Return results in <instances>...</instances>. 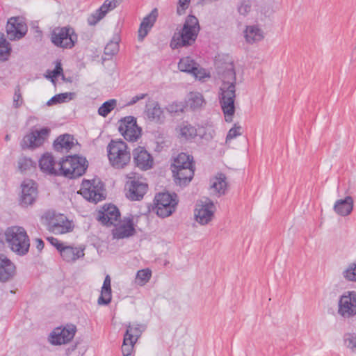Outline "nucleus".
<instances>
[{
    "mask_svg": "<svg viewBox=\"0 0 356 356\" xmlns=\"http://www.w3.org/2000/svg\"><path fill=\"white\" fill-rule=\"evenodd\" d=\"M111 277L108 275L105 277L102 287H111Z\"/></svg>",
    "mask_w": 356,
    "mask_h": 356,
    "instance_id": "nucleus-57",
    "label": "nucleus"
},
{
    "mask_svg": "<svg viewBox=\"0 0 356 356\" xmlns=\"http://www.w3.org/2000/svg\"><path fill=\"white\" fill-rule=\"evenodd\" d=\"M4 235L8 247L16 254L24 256L29 252L30 239L24 227L19 226L8 227Z\"/></svg>",
    "mask_w": 356,
    "mask_h": 356,
    "instance_id": "nucleus-2",
    "label": "nucleus"
},
{
    "mask_svg": "<svg viewBox=\"0 0 356 356\" xmlns=\"http://www.w3.org/2000/svg\"><path fill=\"white\" fill-rule=\"evenodd\" d=\"M55 161L51 154H44L39 161V166L42 171L49 174L58 175V169L54 168Z\"/></svg>",
    "mask_w": 356,
    "mask_h": 356,
    "instance_id": "nucleus-31",
    "label": "nucleus"
},
{
    "mask_svg": "<svg viewBox=\"0 0 356 356\" xmlns=\"http://www.w3.org/2000/svg\"><path fill=\"white\" fill-rule=\"evenodd\" d=\"M197 64L189 57L181 58L178 63V67L181 72L188 73L197 70Z\"/></svg>",
    "mask_w": 356,
    "mask_h": 356,
    "instance_id": "nucleus-36",
    "label": "nucleus"
},
{
    "mask_svg": "<svg viewBox=\"0 0 356 356\" xmlns=\"http://www.w3.org/2000/svg\"><path fill=\"white\" fill-rule=\"evenodd\" d=\"M44 217L47 222L49 231L55 234H62L72 231V223L66 216L63 214H54L51 212L45 213Z\"/></svg>",
    "mask_w": 356,
    "mask_h": 356,
    "instance_id": "nucleus-10",
    "label": "nucleus"
},
{
    "mask_svg": "<svg viewBox=\"0 0 356 356\" xmlns=\"http://www.w3.org/2000/svg\"><path fill=\"white\" fill-rule=\"evenodd\" d=\"M353 209V200L350 196H347L344 200H338L334 205V211L341 216L349 215Z\"/></svg>",
    "mask_w": 356,
    "mask_h": 356,
    "instance_id": "nucleus-29",
    "label": "nucleus"
},
{
    "mask_svg": "<svg viewBox=\"0 0 356 356\" xmlns=\"http://www.w3.org/2000/svg\"><path fill=\"white\" fill-rule=\"evenodd\" d=\"M120 218V213L118 207L113 204L104 205L102 210L99 211L97 220L106 226L115 225Z\"/></svg>",
    "mask_w": 356,
    "mask_h": 356,
    "instance_id": "nucleus-20",
    "label": "nucleus"
},
{
    "mask_svg": "<svg viewBox=\"0 0 356 356\" xmlns=\"http://www.w3.org/2000/svg\"><path fill=\"white\" fill-rule=\"evenodd\" d=\"M205 104L203 95L198 92H191L188 95L187 106L193 111L197 110Z\"/></svg>",
    "mask_w": 356,
    "mask_h": 356,
    "instance_id": "nucleus-33",
    "label": "nucleus"
},
{
    "mask_svg": "<svg viewBox=\"0 0 356 356\" xmlns=\"http://www.w3.org/2000/svg\"><path fill=\"white\" fill-rule=\"evenodd\" d=\"M179 135L186 140H191L197 136V129L188 122H183L180 126Z\"/></svg>",
    "mask_w": 356,
    "mask_h": 356,
    "instance_id": "nucleus-35",
    "label": "nucleus"
},
{
    "mask_svg": "<svg viewBox=\"0 0 356 356\" xmlns=\"http://www.w3.org/2000/svg\"><path fill=\"white\" fill-rule=\"evenodd\" d=\"M226 179L225 174L218 173L211 181V188H213L219 195H224L226 192L227 187Z\"/></svg>",
    "mask_w": 356,
    "mask_h": 356,
    "instance_id": "nucleus-32",
    "label": "nucleus"
},
{
    "mask_svg": "<svg viewBox=\"0 0 356 356\" xmlns=\"http://www.w3.org/2000/svg\"><path fill=\"white\" fill-rule=\"evenodd\" d=\"M158 17V10L154 8L151 13L145 17L140 24L138 29V40L143 41V39L147 36L149 31L153 27Z\"/></svg>",
    "mask_w": 356,
    "mask_h": 356,
    "instance_id": "nucleus-26",
    "label": "nucleus"
},
{
    "mask_svg": "<svg viewBox=\"0 0 356 356\" xmlns=\"http://www.w3.org/2000/svg\"><path fill=\"white\" fill-rule=\"evenodd\" d=\"M5 235L0 232V248L3 245V238Z\"/></svg>",
    "mask_w": 356,
    "mask_h": 356,
    "instance_id": "nucleus-58",
    "label": "nucleus"
},
{
    "mask_svg": "<svg viewBox=\"0 0 356 356\" xmlns=\"http://www.w3.org/2000/svg\"><path fill=\"white\" fill-rule=\"evenodd\" d=\"M122 0H105L99 8L91 14L88 19L90 25H95L111 10L118 6Z\"/></svg>",
    "mask_w": 356,
    "mask_h": 356,
    "instance_id": "nucleus-22",
    "label": "nucleus"
},
{
    "mask_svg": "<svg viewBox=\"0 0 356 356\" xmlns=\"http://www.w3.org/2000/svg\"><path fill=\"white\" fill-rule=\"evenodd\" d=\"M135 343L136 341L133 340H128V341H125V338L124 337L123 344L122 346L123 356H129L131 354L134 344Z\"/></svg>",
    "mask_w": 356,
    "mask_h": 356,
    "instance_id": "nucleus-50",
    "label": "nucleus"
},
{
    "mask_svg": "<svg viewBox=\"0 0 356 356\" xmlns=\"http://www.w3.org/2000/svg\"><path fill=\"white\" fill-rule=\"evenodd\" d=\"M215 67L218 77L222 82H236V72L233 61L228 57H218L215 60Z\"/></svg>",
    "mask_w": 356,
    "mask_h": 356,
    "instance_id": "nucleus-11",
    "label": "nucleus"
},
{
    "mask_svg": "<svg viewBox=\"0 0 356 356\" xmlns=\"http://www.w3.org/2000/svg\"><path fill=\"white\" fill-rule=\"evenodd\" d=\"M252 10V2L250 0H241L237 6L238 13L243 16H247Z\"/></svg>",
    "mask_w": 356,
    "mask_h": 356,
    "instance_id": "nucleus-43",
    "label": "nucleus"
},
{
    "mask_svg": "<svg viewBox=\"0 0 356 356\" xmlns=\"http://www.w3.org/2000/svg\"><path fill=\"white\" fill-rule=\"evenodd\" d=\"M147 96V93H142L133 97L129 102L127 103V106H132L138 101L145 99Z\"/></svg>",
    "mask_w": 356,
    "mask_h": 356,
    "instance_id": "nucleus-52",
    "label": "nucleus"
},
{
    "mask_svg": "<svg viewBox=\"0 0 356 356\" xmlns=\"http://www.w3.org/2000/svg\"><path fill=\"white\" fill-rule=\"evenodd\" d=\"M58 165V175L76 179L85 173L88 168V161L86 158L81 156H69L59 162Z\"/></svg>",
    "mask_w": 356,
    "mask_h": 356,
    "instance_id": "nucleus-4",
    "label": "nucleus"
},
{
    "mask_svg": "<svg viewBox=\"0 0 356 356\" xmlns=\"http://www.w3.org/2000/svg\"><path fill=\"white\" fill-rule=\"evenodd\" d=\"M343 275L348 281L356 282V264H350L343 272Z\"/></svg>",
    "mask_w": 356,
    "mask_h": 356,
    "instance_id": "nucleus-45",
    "label": "nucleus"
},
{
    "mask_svg": "<svg viewBox=\"0 0 356 356\" xmlns=\"http://www.w3.org/2000/svg\"><path fill=\"white\" fill-rule=\"evenodd\" d=\"M80 194L88 201L97 203L106 198L104 184L99 179L83 180Z\"/></svg>",
    "mask_w": 356,
    "mask_h": 356,
    "instance_id": "nucleus-9",
    "label": "nucleus"
},
{
    "mask_svg": "<svg viewBox=\"0 0 356 356\" xmlns=\"http://www.w3.org/2000/svg\"><path fill=\"white\" fill-rule=\"evenodd\" d=\"M143 326L140 324L129 325L127 328V332L124 334L125 341L128 340H133L136 341L138 338L143 332Z\"/></svg>",
    "mask_w": 356,
    "mask_h": 356,
    "instance_id": "nucleus-34",
    "label": "nucleus"
},
{
    "mask_svg": "<svg viewBox=\"0 0 356 356\" xmlns=\"http://www.w3.org/2000/svg\"><path fill=\"white\" fill-rule=\"evenodd\" d=\"M16 272L15 264L3 254H0V282L11 280Z\"/></svg>",
    "mask_w": 356,
    "mask_h": 356,
    "instance_id": "nucleus-24",
    "label": "nucleus"
},
{
    "mask_svg": "<svg viewBox=\"0 0 356 356\" xmlns=\"http://www.w3.org/2000/svg\"><path fill=\"white\" fill-rule=\"evenodd\" d=\"M241 127L237 124H234V127L231 128L228 134L226 136V142L227 143L229 140L235 138L236 137L241 136L242 133L241 132Z\"/></svg>",
    "mask_w": 356,
    "mask_h": 356,
    "instance_id": "nucleus-47",
    "label": "nucleus"
},
{
    "mask_svg": "<svg viewBox=\"0 0 356 356\" xmlns=\"http://www.w3.org/2000/svg\"><path fill=\"white\" fill-rule=\"evenodd\" d=\"M76 332V327L72 324H67L65 327H58L51 332L49 341L53 345L65 344L74 338Z\"/></svg>",
    "mask_w": 356,
    "mask_h": 356,
    "instance_id": "nucleus-15",
    "label": "nucleus"
},
{
    "mask_svg": "<svg viewBox=\"0 0 356 356\" xmlns=\"http://www.w3.org/2000/svg\"><path fill=\"white\" fill-rule=\"evenodd\" d=\"M10 51L11 47L9 42L4 38V35L0 33V60H6Z\"/></svg>",
    "mask_w": 356,
    "mask_h": 356,
    "instance_id": "nucleus-38",
    "label": "nucleus"
},
{
    "mask_svg": "<svg viewBox=\"0 0 356 356\" xmlns=\"http://www.w3.org/2000/svg\"><path fill=\"white\" fill-rule=\"evenodd\" d=\"M119 51V43L118 38H116L115 40H111L107 43L104 48V54L106 56H108L112 57L115 54H116Z\"/></svg>",
    "mask_w": 356,
    "mask_h": 356,
    "instance_id": "nucleus-42",
    "label": "nucleus"
},
{
    "mask_svg": "<svg viewBox=\"0 0 356 356\" xmlns=\"http://www.w3.org/2000/svg\"><path fill=\"white\" fill-rule=\"evenodd\" d=\"M35 243H36V248L39 250V251H41L43 248H44V242L42 239L40 238H36L35 239Z\"/></svg>",
    "mask_w": 356,
    "mask_h": 356,
    "instance_id": "nucleus-56",
    "label": "nucleus"
},
{
    "mask_svg": "<svg viewBox=\"0 0 356 356\" xmlns=\"http://www.w3.org/2000/svg\"><path fill=\"white\" fill-rule=\"evenodd\" d=\"M50 129L47 127L40 130H32L30 133L24 136L20 143L23 149H35L41 146L48 138L50 134Z\"/></svg>",
    "mask_w": 356,
    "mask_h": 356,
    "instance_id": "nucleus-13",
    "label": "nucleus"
},
{
    "mask_svg": "<svg viewBox=\"0 0 356 356\" xmlns=\"http://www.w3.org/2000/svg\"><path fill=\"white\" fill-rule=\"evenodd\" d=\"M111 287H102L101 295L97 300V302L99 305H108L111 301Z\"/></svg>",
    "mask_w": 356,
    "mask_h": 356,
    "instance_id": "nucleus-41",
    "label": "nucleus"
},
{
    "mask_svg": "<svg viewBox=\"0 0 356 356\" xmlns=\"http://www.w3.org/2000/svg\"><path fill=\"white\" fill-rule=\"evenodd\" d=\"M133 161L135 165L142 170H147L153 167L152 156L143 147H138L133 150Z\"/></svg>",
    "mask_w": 356,
    "mask_h": 356,
    "instance_id": "nucleus-19",
    "label": "nucleus"
},
{
    "mask_svg": "<svg viewBox=\"0 0 356 356\" xmlns=\"http://www.w3.org/2000/svg\"><path fill=\"white\" fill-rule=\"evenodd\" d=\"M200 29L197 17L194 15H188L182 28L174 33L170 44V47L175 49L192 45L197 39Z\"/></svg>",
    "mask_w": 356,
    "mask_h": 356,
    "instance_id": "nucleus-1",
    "label": "nucleus"
},
{
    "mask_svg": "<svg viewBox=\"0 0 356 356\" xmlns=\"http://www.w3.org/2000/svg\"><path fill=\"white\" fill-rule=\"evenodd\" d=\"M129 179H132L133 177L131 176V175H129Z\"/></svg>",
    "mask_w": 356,
    "mask_h": 356,
    "instance_id": "nucleus-60",
    "label": "nucleus"
},
{
    "mask_svg": "<svg viewBox=\"0 0 356 356\" xmlns=\"http://www.w3.org/2000/svg\"><path fill=\"white\" fill-rule=\"evenodd\" d=\"M153 210L161 217L166 218L172 215L178 204L177 195L175 193H161L154 197Z\"/></svg>",
    "mask_w": 356,
    "mask_h": 356,
    "instance_id": "nucleus-8",
    "label": "nucleus"
},
{
    "mask_svg": "<svg viewBox=\"0 0 356 356\" xmlns=\"http://www.w3.org/2000/svg\"><path fill=\"white\" fill-rule=\"evenodd\" d=\"M215 207L213 202L197 205L195 209V218L197 222L204 225L211 221L214 214Z\"/></svg>",
    "mask_w": 356,
    "mask_h": 356,
    "instance_id": "nucleus-23",
    "label": "nucleus"
},
{
    "mask_svg": "<svg viewBox=\"0 0 356 356\" xmlns=\"http://www.w3.org/2000/svg\"><path fill=\"white\" fill-rule=\"evenodd\" d=\"M49 241L50 243L54 246L57 250L60 252V250L63 248L65 245L63 243H61L60 241H58L57 238L54 237L48 238Z\"/></svg>",
    "mask_w": 356,
    "mask_h": 356,
    "instance_id": "nucleus-53",
    "label": "nucleus"
},
{
    "mask_svg": "<svg viewBox=\"0 0 356 356\" xmlns=\"http://www.w3.org/2000/svg\"><path fill=\"white\" fill-rule=\"evenodd\" d=\"M243 35L246 42L250 44L259 42L264 38V33L257 24L246 26Z\"/></svg>",
    "mask_w": 356,
    "mask_h": 356,
    "instance_id": "nucleus-27",
    "label": "nucleus"
},
{
    "mask_svg": "<svg viewBox=\"0 0 356 356\" xmlns=\"http://www.w3.org/2000/svg\"><path fill=\"white\" fill-rule=\"evenodd\" d=\"M117 100L114 99L105 102L98 109V114L106 117L116 106Z\"/></svg>",
    "mask_w": 356,
    "mask_h": 356,
    "instance_id": "nucleus-39",
    "label": "nucleus"
},
{
    "mask_svg": "<svg viewBox=\"0 0 356 356\" xmlns=\"http://www.w3.org/2000/svg\"><path fill=\"white\" fill-rule=\"evenodd\" d=\"M23 98L21 93L19 86H17L15 88V93L13 96V106L15 108L20 107L23 104Z\"/></svg>",
    "mask_w": 356,
    "mask_h": 356,
    "instance_id": "nucleus-48",
    "label": "nucleus"
},
{
    "mask_svg": "<svg viewBox=\"0 0 356 356\" xmlns=\"http://www.w3.org/2000/svg\"><path fill=\"white\" fill-rule=\"evenodd\" d=\"M60 254L63 259L67 262L75 261L84 256V248L65 245L60 250Z\"/></svg>",
    "mask_w": 356,
    "mask_h": 356,
    "instance_id": "nucleus-28",
    "label": "nucleus"
},
{
    "mask_svg": "<svg viewBox=\"0 0 356 356\" xmlns=\"http://www.w3.org/2000/svg\"><path fill=\"white\" fill-rule=\"evenodd\" d=\"M236 82H222L219 91V102L226 122H231L235 113Z\"/></svg>",
    "mask_w": 356,
    "mask_h": 356,
    "instance_id": "nucleus-5",
    "label": "nucleus"
},
{
    "mask_svg": "<svg viewBox=\"0 0 356 356\" xmlns=\"http://www.w3.org/2000/svg\"><path fill=\"white\" fill-rule=\"evenodd\" d=\"M345 345L352 350L356 348V334L347 333L343 337Z\"/></svg>",
    "mask_w": 356,
    "mask_h": 356,
    "instance_id": "nucleus-46",
    "label": "nucleus"
},
{
    "mask_svg": "<svg viewBox=\"0 0 356 356\" xmlns=\"http://www.w3.org/2000/svg\"><path fill=\"white\" fill-rule=\"evenodd\" d=\"M191 74H193L196 79L200 80L206 76L205 72L202 68H200L198 65H197V70H194Z\"/></svg>",
    "mask_w": 356,
    "mask_h": 356,
    "instance_id": "nucleus-54",
    "label": "nucleus"
},
{
    "mask_svg": "<svg viewBox=\"0 0 356 356\" xmlns=\"http://www.w3.org/2000/svg\"><path fill=\"white\" fill-rule=\"evenodd\" d=\"M5 140H10V136L9 135H6V137H5Z\"/></svg>",
    "mask_w": 356,
    "mask_h": 356,
    "instance_id": "nucleus-59",
    "label": "nucleus"
},
{
    "mask_svg": "<svg viewBox=\"0 0 356 356\" xmlns=\"http://www.w3.org/2000/svg\"><path fill=\"white\" fill-rule=\"evenodd\" d=\"M108 157L112 166L123 168L131 161V154L128 147L122 140H112L107 146Z\"/></svg>",
    "mask_w": 356,
    "mask_h": 356,
    "instance_id": "nucleus-6",
    "label": "nucleus"
},
{
    "mask_svg": "<svg viewBox=\"0 0 356 356\" xmlns=\"http://www.w3.org/2000/svg\"><path fill=\"white\" fill-rule=\"evenodd\" d=\"M74 93L73 92H64L60 93L52 97L47 103L48 106L65 102L73 99Z\"/></svg>",
    "mask_w": 356,
    "mask_h": 356,
    "instance_id": "nucleus-37",
    "label": "nucleus"
},
{
    "mask_svg": "<svg viewBox=\"0 0 356 356\" xmlns=\"http://www.w3.org/2000/svg\"><path fill=\"white\" fill-rule=\"evenodd\" d=\"M118 130L124 139L134 142L141 135V129L138 126L136 118L134 116H127L120 121Z\"/></svg>",
    "mask_w": 356,
    "mask_h": 356,
    "instance_id": "nucleus-12",
    "label": "nucleus"
},
{
    "mask_svg": "<svg viewBox=\"0 0 356 356\" xmlns=\"http://www.w3.org/2000/svg\"><path fill=\"white\" fill-rule=\"evenodd\" d=\"M166 111L170 114H175L184 111V105L181 103L173 102L165 107Z\"/></svg>",
    "mask_w": 356,
    "mask_h": 356,
    "instance_id": "nucleus-49",
    "label": "nucleus"
},
{
    "mask_svg": "<svg viewBox=\"0 0 356 356\" xmlns=\"http://www.w3.org/2000/svg\"><path fill=\"white\" fill-rule=\"evenodd\" d=\"M35 167V163L27 157H21L18 161V168L22 172H24L31 168Z\"/></svg>",
    "mask_w": 356,
    "mask_h": 356,
    "instance_id": "nucleus-44",
    "label": "nucleus"
},
{
    "mask_svg": "<svg viewBox=\"0 0 356 356\" xmlns=\"http://www.w3.org/2000/svg\"><path fill=\"white\" fill-rule=\"evenodd\" d=\"M145 115L152 122L163 124L165 122V114L158 102L149 98L145 108Z\"/></svg>",
    "mask_w": 356,
    "mask_h": 356,
    "instance_id": "nucleus-18",
    "label": "nucleus"
},
{
    "mask_svg": "<svg viewBox=\"0 0 356 356\" xmlns=\"http://www.w3.org/2000/svg\"><path fill=\"white\" fill-rule=\"evenodd\" d=\"M127 197L132 201L140 200L146 193L148 185L142 178L134 179L128 182Z\"/></svg>",
    "mask_w": 356,
    "mask_h": 356,
    "instance_id": "nucleus-21",
    "label": "nucleus"
},
{
    "mask_svg": "<svg viewBox=\"0 0 356 356\" xmlns=\"http://www.w3.org/2000/svg\"><path fill=\"white\" fill-rule=\"evenodd\" d=\"M337 312L344 318L356 315V292L346 291L340 297Z\"/></svg>",
    "mask_w": 356,
    "mask_h": 356,
    "instance_id": "nucleus-14",
    "label": "nucleus"
},
{
    "mask_svg": "<svg viewBox=\"0 0 356 356\" xmlns=\"http://www.w3.org/2000/svg\"><path fill=\"white\" fill-rule=\"evenodd\" d=\"M63 73V68L60 63H58L52 72L53 76L56 77Z\"/></svg>",
    "mask_w": 356,
    "mask_h": 356,
    "instance_id": "nucleus-55",
    "label": "nucleus"
},
{
    "mask_svg": "<svg viewBox=\"0 0 356 356\" xmlns=\"http://www.w3.org/2000/svg\"><path fill=\"white\" fill-rule=\"evenodd\" d=\"M27 31L26 24L19 17H13L8 19L6 24V33L9 40H19L26 35Z\"/></svg>",
    "mask_w": 356,
    "mask_h": 356,
    "instance_id": "nucleus-16",
    "label": "nucleus"
},
{
    "mask_svg": "<svg viewBox=\"0 0 356 356\" xmlns=\"http://www.w3.org/2000/svg\"><path fill=\"white\" fill-rule=\"evenodd\" d=\"M50 40L56 47L72 49L78 41V35L70 26H57L51 31Z\"/></svg>",
    "mask_w": 356,
    "mask_h": 356,
    "instance_id": "nucleus-7",
    "label": "nucleus"
},
{
    "mask_svg": "<svg viewBox=\"0 0 356 356\" xmlns=\"http://www.w3.org/2000/svg\"><path fill=\"white\" fill-rule=\"evenodd\" d=\"M171 169L178 184L181 186L188 184L194 175L193 156L184 152L179 154L174 159Z\"/></svg>",
    "mask_w": 356,
    "mask_h": 356,
    "instance_id": "nucleus-3",
    "label": "nucleus"
},
{
    "mask_svg": "<svg viewBox=\"0 0 356 356\" xmlns=\"http://www.w3.org/2000/svg\"><path fill=\"white\" fill-rule=\"evenodd\" d=\"M152 276V271L149 268L142 269L137 272L136 277V282L143 286L149 282Z\"/></svg>",
    "mask_w": 356,
    "mask_h": 356,
    "instance_id": "nucleus-40",
    "label": "nucleus"
},
{
    "mask_svg": "<svg viewBox=\"0 0 356 356\" xmlns=\"http://www.w3.org/2000/svg\"><path fill=\"white\" fill-rule=\"evenodd\" d=\"M74 146V138L70 134L58 136L54 143V148L57 152H67Z\"/></svg>",
    "mask_w": 356,
    "mask_h": 356,
    "instance_id": "nucleus-30",
    "label": "nucleus"
},
{
    "mask_svg": "<svg viewBox=\"0 0 356 356\" xmlns=\"http://www.w3.org/2000/svg\"><path fill=\"white\" fill-rule=\"evenodd\" d=\"M115 227L113 230V235L115 238H124L133 236L135 234L133 219L127 218L124 220L122 223L118 225L115 224Z\"/></svg>",
    "mask_w": 356,
    "mask_h": 356,
    "instance_id": "nucleus-25",
    "label": "nucleus"
},
{
    "mask_svg": "<svg viewBox=\"0 0 356 356\" xmlns=\"http://www.w3.org/2000/svg\"><path fill=\"white\" fill-rule=\"evenodd\" d=\"M22 194L20 197V204L22 207H27L33 204L38 197L37 184L33 180H24L22 185Z\"/></svg>",
    "mask_w": 356,
    "mask_h": 356,
    "instance_id": "nucleus-17",
    "label": "nucleus"
},
{
    "mask_svg": "<svg viewBox=\"0 0 356 356\" xmlns=\"http://www.w3.org/2000/svg\"><path fill=\"white\" fill-rule=\"evenodd\" d=\"M191 0H179L177 13L179 15L184 13L185 10L188 8Z\"/></svg>",
    "mask_w": 356,
    "mask_h": 356,
    "instance_id": "nucleus-51",
    "label": "nucleus"
}]
</instances>
